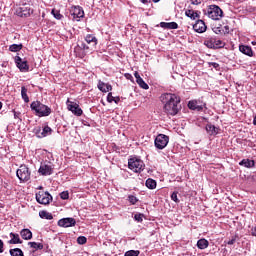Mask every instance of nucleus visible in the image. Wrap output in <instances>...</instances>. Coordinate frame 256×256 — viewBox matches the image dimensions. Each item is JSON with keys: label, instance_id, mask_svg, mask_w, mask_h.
I'll use <instances>...</instances> for the list:
<instances>
[{"label": "nucleus", "instance_id": "4468645a", "mask_svg": "<svg viewBox=\"0 0 256 256\" xmlns=\"http://www.w3.org/2000/svg\"><path fill=\"white\" fill-rule=\"evenodd\" d=\"M77 224V221H75V218H62L58 221L59 227H75Z\"/></svg>", "mask_w": 256, "mask_h": 256}, {"label": "nucleus", "instance_id": "7ed1b4c3", "mask_svg": "<svg viewBox=\"0 0 256 256\" xmlns=\"http://www.w3.org/2000/svg\"><path fill=\"white\" fill-rule=\"evenodd\" d=\"M128 167L134 173H141L145 169V163L139 158H130L128 160Z\"/></svg>", "mask_w": 256, "mask_h": 256}, {"label": "nucleus", "instance_id": "72a5a7b5", "mask_svg": "<svg viewBox=\"0 0 256 256\" xmlns=\"http://www.w3.org/2000/svg\"><path fill=\"white\" fill-rule=\"evenodd\" d=\"M10 255L11 256H24L23 250H21L20 248L10 249Z\"/></svg>", "mask_w": 256, "mask_h": 256}, {"label": "nucleus", "instance_id": "c85d7f7f", "mask_svg": "<svg viewBox=\"0 0 256 256\" xmlns=\"http://www.w3.org/2000/svg\"><path fill=\"white\" fill-rule=\"evenodd\" d=\"M185 15L186 17H189L193 21H195L199 17V14L193 10H186Z\"/></svg>", "mask_w": 256, "mask_h": 256}, {"label": "nucleus", "instance_id": "ddd939ff", "mask_svg": "<svg viewBox=\"0 0 256 256\" xmlns=\"http://www.w3.org/2000/svg\"><path fill=\"white\" fill-rule=\"evenodd\" d=\"M70 13L73 16V19H76V21H79L80 19H82V17H85V12L80 6H74L71 9Z\"/></svg>", "mask_w": 256, "mask_h": 256}, {"label": "nucleus", "instance_id": "4be33fe9", "mask_svg": "<svg viewBox=\"0 0 256 256\" xmlns=\"http://www.w3.org/2000/svg\"><path fill=\"white\" fill-rule=\"evenodd\" d=\"M160 27H162V29H178L179 24L176 22H161Z\"/></svg>", "mask_w": 256, "mask_h": 256}, {"label": "nucleus", "instance_id": "aec40b11", "mask_svg": "<svg viewBox=\"0 0 256 256\" xmlns=\"http://www.w3.org/2000/svg\"><path fill=\"white\" fill-rule=\"evenodd\" d=\"M134 77L136 79V83L141 87V89H149V85L143 81V78L139 75V72L134 73Z\"/></svg>", "mask_w": 256, "mask_h": 256}, {"label": "nucleus", "instance_id": "09e8293b", "mask_svg": "<svg viewBox=\"0 0 256 256\" xmlns=\"http://www.w3.org/2000/svg\"><path fill=\"white\" fill-rule=\"evenodd\" d=\"M201 1L202 0H190V3H192V5H201Z\"/></svg>", "mask_w": 256, "mask_h": 256}, {"label": "nucleus", "instance_id": "1a4fd4ad", "mask_svg": "<svg viewBox=\"0 0 256 256\" xmlns=\"http://www.w3.org/2000/svg\"><path fill=\"white\" fill-rule=\"evenodd\" d=\"M156 149H165L169 144V136L165 134H159L154 141Z\"/></svg>", "mask_w": 256, "mask_h": 256}, {"label": "nucleus", "instance_id": "6e6552de", "mask_svg": "<svg viewBox=\"0 0 256 256\" xmlns=\"http://www.w3.org/2000/svg\"><path fill=\"white\" fill-rule=\"evenodd\" d=\"M52 199H53V196H51L49 192L39 191L36 193V201L40 205H49Z\"/></svg>", "mask_w": 256, "mask_h": 256}, {"label": "nucleus", "instance_id": "a878e982", "mask_svg": "<svg viewBox=\"0 0 256 256\" xmlns=\"http://www.w3.org/2000/svg\"><path fill=\"white\" fill-rule=\"evenodd\" d=\"M206 131L210 135H217L219 133V128L215 127L213 124H207Z\"/></svg>", "mask_w": 256, "mask_h": 256}, {"label": "nucleus", "instance_id": "f03ea898", "mask_svg": "<svg viewBox=\"0 0 256 256\" xmlns=\"http://www.w3.org/2000/svg\"><path fill=\"white\" fill-rule=\"evenodd\" d=\"M30 108L34 111L37 117H49V115H51V108L39 101L32 102Z\"/></svg>", "mask_w": 256, "mask_h": 256}, {"label": "nucleus", "instance_id": "a211bd4d", "mask_svg": "<svg viewBox=\"0 0 256 256\" xmlns=\"http://www.w3.org/2000/svg\"><path fill=\"white\" fill-rule=\"evenodd\" d=\"M85 41L93 49H95V47H97L98 40H97V37H95L94 35L87 34L86 37H85Z\"/></svg>", "mask_w": 256, "mask_h": 256}, {"label": "nucleus", "instance_id": "37998d69", "mask_svg": "<svg viewBox=\"0 0 256 256\" xmlns=\"http://www.w3.org/2000/svg\"><path fill=\"white\" fill-rule=\"evenodd\" d=\"M115 97H113V93L109 92L107 95V101L108 103H113Z\"/></svg>", "mask_w": 256, "mask_h": 256}, {"label": "nucleus", "instance_id": "412c9836", "mask_svg": "<svg viewBox=\"0 0 256 256\" xmlns=\"http://www.w3.org/2000/svg\"><path fill=\"white\" fill-rule=\"evenodd\" d=\"M10 237H12V239L8 241L9 245H17L23 243V241H21V238L19 237V234L11 232Z\"/></svg>", "mask_w": 256, "mask_h": 256}, {"label": "nucleus", "instance_id": "3c124183", "mask_svg": "<svg viewBox=\"0 0 256 256\" xmlns=\"http://www.w3.org/2000/svg\"><path fill=\"white\" fill-rule=\"evenodd\" d=\"M222 33H224V35L229 34V26H224V29L222 30Z\"/></svg>", "mask_w": 256, "mask_h": 256}, {"label": "nucleus", "instance_id": "c9c22d12", "mask_svg": "<svg viewBox=\"0 0 256 256\" xmlns=\"http://www.w3.org/2000/svg\"><path fill=\"white\" fill-rule=\"evenodd\" d=\"M140 253L139 250H128L125 252L124 256H139Z\"/></svg>", "mask_w": 256, "mask_h": 256}, {"label": "nucleus", "instance_id": "de8ad7c7", "mask_svg": "<svg viewBox=\"0 0 256 256\" xmlns=\"http://www.w3.org/2000/svg\"><path fill=\"white\" fill-rule=\"evenodd\" d=\"M13 113H14V119H19L21 121V118H19L21 116V112H17L13 110Z\"/></svg>", "mask_w": 256, "mask_h": 256}, {"label": "nucleus", "instance_id": "cd10ccee", "mask_svg": "<svg viewBox=\"0 0 256 256\" xmlns=\"http://www.w3.org/2000/svg\"><path fill=\"white\" fill-rule=\"evenodd\" d=\"M198 249H207L209 247V241L206 239H200L197 242Z\"/></svg>", "mask_w": 256, "mask_h": 256}, {"label": "nucleus", "instance_id": "4d7b16f0", "mask_svg": "<svg viewBox=\"0 0 256 256\" xmlns=\"http://www.w3.org/2000/svg\"><path fill=\"white\" fill-rule=\"evenodd\" d=\"M253 125L256 126V116H255L254 119H253Z\"/></svg>", "mask_w": 256, "mask_h": 256}, {"label": "nucleus", "instance_id": "473e14b6", "mask_svg": "<svg viewBox=\"0 0 256 256\" xmlns=\"http://www.w3.org/2000/svg\"><path fill=\"white\" fill-rule=\"evenodd\" d=\"M21 97L25 103H29V96H27V89L25 86L21 87Z\"/></svg>", "mask_w": 256, "mask_h": 256}, {"label": "nucleus", "instance_id": "f704fd0d", "mask_svg": "<svg viewBox=\"0 0 256 256\" xmlns=\"http://www.w3.org/2000/svg\"><path fill=\"white\" fill-rule=\"evenodd\" d=\"M212 27V31L216 34V35H221L223 33V29L221 28V26H216L215 27V23L211 24Z\"/></svg>", "mask_w": 256, "mask_h": 256}, {"label": "nucleus", "instance_id": "f257e3e1", "mask_svg": "<svg viewBox=\"0 0 256 256\" xmlns=\"http://www.w3.org/2000/svg\"><path fill=\"white\" fill-rule=\"evenodd\" d=\"M160 101L164 104V111L167 115L175 116L181 110V98L176 94L165 93L160 96Z\"/></svg>", "mask_w": 256, "mask_h": 256}, {"label": "nucleus", "instance_id": "7c9ffc66", "mask_svg": "<svg viewBox=\"0 0 256 256\" xmlns=\"http://www.w3.org/2000/svg\"><path fill=\"white\" fill-rule=\"evenodd\" d=\"M23 49V44H12L9 47V51L12 53H17V51H21Z\"/></svg>", "mask_w": 256, "mask_h": 256}, {"label": "nucleus", "instance_id": "0eeeda50", "mask_svg": "<svg viewBox=\"0 0 256 256\" xmlns=\"http://www.w3.org/2000/svg\"><path fill=\"white\" fill-rule=\"evenodd\" d=\"M16 175L20 181L23 183H27L29 179H31V171L25 165H21L19 169L16 171Z\"/></svg>", "mask_w": 256, "mask_h": 256}, {"label": "nucleus", "instance_id": "052dcab7", "mask_svg": "<svg viewBox=\"0 0 256 256\" xmlns=\"http://www.w3.org/2000/svg\"><path fill=\"white\" fill-rule=\"evenodd\" d=\"M38 189H43V186H39Z\"/></svg>", "mask_w": 256, "mask_h": 256}, {"label": "nucleus", "instance_id": "6ab92c4d", "mask_svg": "<svg viewBox=\"0 0 256 256\" xmlns=\"http://www.w3.org/2000/svg\"><path fill=\"white\" fill-rule=\"evenodd\" d=\"M98 89H99V91H102V93H109V91H112L113 86H111V84H107L103 81H99Z\"/></svg>", "mask_w": 256, "mask_h": 256}, {"label": "nucleus", "instance_id": "f8f14e48", "mask_svg": "<svg viewBox=\"0 0 256 256\" xmlns=\"http://www.w3.org/2000/svg\"><path fill=\"white\" fill-rule=\"evenodd\" d=\"M40 175H53V166H51L50 162L47 163H41L40 168L38 170Z\"/></svg>", "mask_w": 256, "mask_h": 256}, {"label": "nucleus", "instance_id": "b1692460", "mask_svg": "<svg viewBox=\"0 0 256 256\" xmlns=\"http://www.w3.org/2000/svg\"><path fill=\"white\" fill-rule=\"evenodd\" d=\"M239 165L246 167L247 169H251V167H255V161L250 159H243L239 162Z\"/></svg>", "mask_w": 256, "mask_h": 256}, {"label": "nucleus", "instance_id": "c756f323", "mask_svg": "<svg viewBox=\"0 0 256 256\" xmlns=\"http://www.w3.org/2000/svg\"><path fill=\"white\" fill-rule=\"evenodd\" d=\"M146 187H147L148 189H156V187H157V181H155V180H153V179H151V178H148V179L146 180Z\"/></svg>", "mask_w": 256, "mask_h": 256}, {"label": "nucleus", "instance_id": "5701e85b", "mask_svg": "<svg viewBox=\"0 0 256 256\" xmlns=\"http://www.w3.org/2000/svg\"><path fill=\"white\" fill-rule=\"evenodd\" d=\"M239 51L244 55H248V57H253V50L250 46L240 45Z\"/></svg>", "mask_w": 256, "mask_h": 256}, {"label": "nucleus", "instance_id": "bb28decb", "mask_svg": "<svg viewBox=\"0 0 256 256\" xmlns=\"http://www.w3.org/2000/svg\"><path fill=\"white\" fill-rule=\"evenodd\" d=\"M39 217H41V219H47L48 221H51V219H53V214L42 210L39 212Z\"/></svg>", "mask_w": 256, "mask_h": 256}, {"label": "nucleus", "instance_id": "2eb2a0df", "mask_svg": "<svg viewBox=\"0 0 256 256\" xmlns=\"http://www.w3.org/2000/svg\"><path fill=\"white\" fill-rule=\"evenodd\" d=\"M194 31L196 33H205L207 31V25H205V22L203 20H198L194 25H193Z\"/></svg>", "mask_w": 256, "mask_h": 256}, {"label": "nucleus", "instance_id": "2f4dec72", "mask_svg": "<svg viewBox=\"0 0 256 256\" xmlns=\"http://www.w3.org/2000/svg\"><path fill=\"white\" fill-rule=\"evenodd\" d=\"M28 245L32 249H35V251H39V250L43 249V244L42 243L28 242Z\"/></svg>", "mask_w": 256, "mask_h": 256}, {"label": "nucleus", "instance_id": "e433bc0d", "mask_svg": "<svg viewBox=\"0 0 256 256\" xmlns=\"http://www.w3.org/2000/svg\"><path fill=\"white\" fill-rule=\"evenodd\" d=\"M79 49H81L82 51H89V49H91V46L87 45L85 42H80L78 44Z\"/></svg>", "mask_w": 256, "mask_h": 256}, {"label": "nucleus", "instance_id": "393cba45", "mask_svg": "<svg viewBox=\"0 0 256 256\" xmlns=\"http://www.w3.org/2000/svg\"><path fill=\"white\" fill-rule=\"evenodd\" d=\"M20 235L22 239H25V241H29V239H33V233L29 229L21 230Z\"/></svg>", "mask_w": 256, "mask_h": 256}, {"label": "nucleus", "instance_id": "bf43d9fd", "mask_svg": "<svg viewBox=\"0 0 256 256\" xmlns=\"http://www.w3.org/2000/svg\"><path fill=\"white\" fill-rule=\"evenodd\" d=\"M3 109V103L0 102V110Z\"/></svg>", "mask_w": 256, "mask_h": 256}, {"label": "nucleus", "instance_id": "4c0bfd02", "mask_svg": "<svg viewBox=\"0 0 256 256\" xmlns=\"http://www.w3.org/2000/svg\"><path fill=\"white\" fill-rule=\"evenodd\" d=\"M51 13L55 19H58V20L63 19V16L61 15V12H59V10L53 9Z\"/></svg>", "mask_w": 256, "mask_h": 256}, {"label": "nucleus", "instance_id": "79ce46f5", "mask_svg": "<svg viewBox=\"0 0 256 256\" xmlns=\"http://www.w3.org/2000/svg\"><path fill=\"white\" fill-rule=\"evenodd\" d=\"M60 198L63 199V200L69 199V192L63 191V192L60 194Z\"/></svg>", "mask_w": 256, "mask_h": 256}, {"label": "nucleus", "instance_id": "864d4df0", "mask_svg": "<svg viewBox=\"0 0 256 256\" xmlns=\"http://www.w3.org/2000/svg\"><path fill=\"white\" fill-rule=\"evenodd\" d=\"M114 103H116V105L117 104H119V101H121V98H119V96H117V97H114Z\"/></svg>", "mask_w": 256, "mask_h": 256}, {"label": "nucleus", "instance_id": "58836bf2", "mask_svg": "<svg viewBox=\"0 0 256 256\" xmlns=\"http://www.w3.org/2000/svg\"><path fill=\"white\" fill-rule=\"evenodd\" d=\"M77 243H78V245H85V243H87V237L79 236L77 238Z\"/></svg>", "mask_w": 256, "mask_h": 256}, {"label": "nucleus", "instance_id": "39448f33", "mask_svg": "<svg viewBox=\"0 0 256 256\" xmlns=\"http://www.w3.org/2000/svg\"><path fill=\"white\" fill-rule=\"evenodd\" d=\"M33 13V8H31V4L23 3L20 4L18 8H16L15 14L18 17H31Z\"/></svg>", "mask_w": 256, "mask_h": 256}, {"label": "nucleus", "instance_id": "13d9d810", "mask_svg": "<svg viewBox=\"0 0 256 256\" xmlns=\"http://www.w3.org/2000/svg\"><path fill=\"white\" fill-rule=\"evenodd\" d=\"M153 3H159L161 0H152Z\"/></svg>", "mask_w": 256, "mask_h": 256}, {"label": "nucleus", "instance_id": "423d86ee", "mask_svg": "<svg viewBox=\"0 0 256 256\" xmlns=\"http://www.w3.org/2000/svg\"><path fill=\"white\" fill-rule=\"evenodd\" d=\"M204 45H206L208 49H223L225 42L217 37H211L204 41Z\"/></svg>", "mask_w": 256, "mask_h": 256}, {"label": "nucleus", "instance_id": "ea45409f", "mask_svg": "<svg viewBox=\"0 0 256 256\" xmlns=\"http://www.w3.org/2000/svg\"><path fill=\"white\" fill-rule=\"evenodd\" d=\"M128 201L129 203H131V205H135L139 201V199H137V197H135L134 195H129Z\"/></svg>", "mask_w": 256, "mask_h": 256}, {"label": "nucleus", "instance_id": "e2e57ef3", "mask_svg": "<svg viewBox=\"0 0 256 256\" xmlns=\"http://www.w3.org/2000/svg\"><path fill=\"white\" fill-rule=\"evenodd\" d=\"M238 1H240L242 3V1H245V0H238Z\"/></svg>", "mask_w": 256, "mask_h": 256}, {"label": "nucleus", "instance_id": "dca6fc26", "mask_svg": "<svg viewBox=\"0 0 256 256\" xmlns=\"http://www.w3.org/2000/svg\"><path fill=\"white\" fill-rule=\"evenodd\" d=\"M188 107L192 111H203V107H205V105L201 104L200 101L192 100V101H189Z\"/></svg>", "mask_w": 256, "mask_h": 256}, {"label": "nucleus", "instance_id": "f3484780", "mask_svg": "<svg viewBox=\"0 0 256 256\" xmlns=\"http://www.w3.org/2000/svg\"><path fill=\"white\" fill-rule=\"evenodd\" d=\"M52 129L49 126H45L41 132V127L36 129V135L41 139L43 137H47V135H51Z\"/></svg>", "mask_w": 256, "mask_h": 256}, {"label": "nucleus", "instance_id": "c03bdc74", "mask_svg": "<svg viewBox=\"0 0 256 256\" xmlns=\"http://www.w3.org/2000/svg\"><path fill=\"white\" fill-rule=\"evenodd\" d=\"M171 199H172V201H174L175 203H179V198H177V192H173V193H172Z\"/></svg>", "mask_w": 256, "mask_h": 256}, {"label": "nucleus", "instance_id": "a19ab883", "mask_svg": "<svg viewBox=\"0 0 256 256\" xmlns=\"http://www.w3.org/2000/svg\"><path fill=\"white\" fill-rule=\"evenodd\" d=\"M143 217H144V215L141 214V213H138V214H135V215H134V219H135V221H137L138 223H143Z\"/></svg>", "mask_w": 256, "mask_h": 256}, {"label": "nucleus", "instance_id": "5fc2aeb1", "mask_svg": "<svg viewBox=\"0 0 256 256\" xmlns=\"http://www.w3.org/2000/svg\"><path fill=\"white\" fill-rule=\"evenodd\" d=\"M251 235H253V237H256V227L251 229Z\"/></svg>", "mask_w": 256, "mask_h": 256}, {"label": "nucleus", "instance_id": "20e7f679", "mask_svg": "<svg viewBox=\"0 0 256 256\" xmlns=\"http://www.w3.org/2000/svg\"><path fill=\"white\" fill-rule=\"evenodd\" d=\"M207 15L213 21H221L223 19V10L217 5H211L208 9Z\"/></svg>", "mask_w": 256, "mask_h": 256}, {"label": "nucleus", "instance_id": "49530a36", "mask_svg": "<svg viewBox=\"0 0 256 256\" xmlns=\"http://www.w3.org/2000/svg\"><path fill=\"white\" fill-rule=\"evenodd\" d=\"M237 241V237H232V239H230L228 242H227V244L228 245H235V242Z\"/></svg>", "mask_w": 256, "mask_h": 256}, {"label": "nucleus", "instance_id": "a18cd8bd", "mask_svg": "<svg viewBox=\"0 0 256 256\" xmlns=\"http://www.w3.org/2000/svg\"><path fill=\"white\" fill-rule=\"evenodd\" d=\"M209 67H213L214 69H219V63H217V62H209Z\"/></svg>", "mask_w": 256, "mask_h": 256}, {"label": "nucleus", "instance_id": "9b49d317", "mask_svg": "<svg viewBox=\"0 0 256 256\" xmlns=\"http://www.w3.org/2000/svg\"><path fill=\"white\" fill-rule=\"evenodd\" d=\"M14 61L22 73H27V71H29V64H27V60H23L19 56H15Z\"/></svg>", "mask_w": 256, "mask_h": 256}, {"label": "nucleus", "instance_id": "603ef678", "mask_svg": "<svg viewBox=\"0 0 256 256\" xmlns=\"http://www.w3.org/2000/svg\"><path fill=\"white\" fill-rule=\"evenodd\" d=\"M5 244L3 243V240H0V253H3Z\"/></svg>", "mask_w": 256, "mask_h": 256}, {"label": "nucleus", "instance_id": "8fccbe9b", "mask_svg": "<svg viewBox=\"0 0 256 256\" xmlns=\"http://www.w3.org/2000/svg\"><path fill=\"white\" fill-rule=\"evenodd\" d=\"M124 77H125L126 79H128L129 81H133V75H131L130 73H126V74L124 75Z\"/></svg>", "mask_w": 256, "mask_h": 256}, {"label": "nucleus", "instance_id": "680f3d73", "mask_svg": "<svg viewBox=\"0 0 256 256\" xmlns=\"http://www.w3.org/2000/svg\"><path fill=\"white\" fill-rule=\"evenodd\" d=\"M0 77H3V74L0 72Z\"/></svg>", "mask_w": 256, "mask_h": 256}, {"label": "nucleus", "instance_id": "6e6d98bb", "mask_svg": "<svg viewBox=\"0 0 256 256\" xmlns=\"http://www.w3.org/2000/svg\"><path fill=\"white\" fill-rule=\"evenodd\" d=\"M141 1V3H149V1H151V0H140Z\"/></svg>", "mask_w": 256, "mask_h": 256}, {"label": "nucleus", "instance_id": "9d476101", "mask_svg": "<svg viewBox=\"0 0 256 256\" xmlns=\"http://www.w3.org/2000/svg\"><path fill=\"white\" fill-rule=\"evenodd\" d=\"M67 109L68 111H71L73 115H76V117H81V115H83V110L81 109V107H79V104H77L76 102H71L67 100Z\"/></svg>", "mask_w": 256, "mask_h": 256}]
</instances>
